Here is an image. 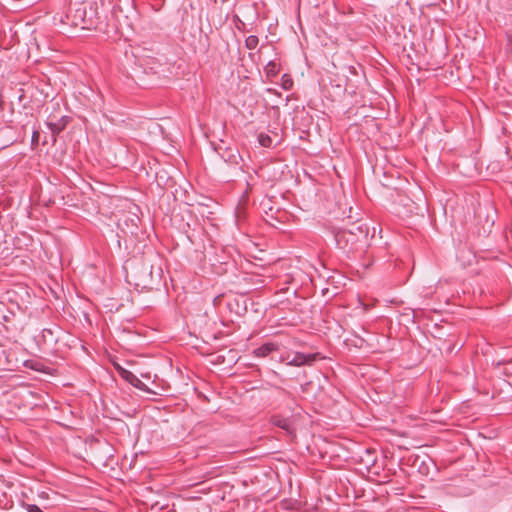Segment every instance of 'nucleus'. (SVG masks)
Here are the masks:
<instances>
[{
  "label": "nucleus",
  "instance_id": "nucleus-10",
  "mask_svg": "<svg viewBox=\"0 0 512 512\" xmlns=\"http://www.w3.org/2000/svg\"><path fill=\"white\" fill-rule=\"evenodd\" d=\"M26 509L28 512H43L38 506L34 504H27Z\"/></svg>",
  "mask_w": 512,
  "mask_h": 512
},
{
  "label": "nucleus",
  "instance_id": "nucleus-14",
  "mask_svg": "<svg viewBox=\"0 0 512 512\" xmlns=\"http://www.w3.org/2000/svg\"><path fill=\"white\" fill-rule=\"evenodd\" d=\"M274 67H275V65H274V64L269 63V64L267 65L268 73H270L271 71H273V68H274Z\"/></svg>",
  "mask_w": 512,
  "mask_h": 512
},
{
  "label": "nucleus",
  "instance_id": "nucleus-13",
  "mask_svg": "<svg viewBox=\"0 0 512 512\" xmlns=\"http://www.w3.org/2000/svg\"><path fill=\"white\" fill-rule=\"evenodd\" d=\"M115 368L117 369V371L119 372V374L122 376V372H128L129 370L123 368L122 366H120L119 364H115Z\"/></svg>",
  "mask_w": 512,
  "mask_h": 512
},
{
  "label": "nucleus",
  "instance_id": "nucleus-4",
  "mask_svg": "<svg viewBox=\"0 0 512 512\" xmlns=\"http://www.w3.org/2000/svg\"><path fill=\"white\" fill-rule=\"evenodd\" d=\"M122 378L138 389L147 390L145 384L130 371L122 372Z\"/></svg>",
  "mask_w": 512,
  "mask_h": 512
},
{
  "label": "nucleus",
  "instance_id": "nucleus-1",
  "mask_svg": "<svg viewBox=\"0 0 512 512\" xmlns=\"http://www.w3.org/2000/svg\"><path fill=\"white\" fill-rule=\"evenodd\" d=\"M317 357V354H303V353H289L282 358L287 365L291 366H302L305 364H311Z\"/></svg>",
  "mask_w": 512,
  "mask_h": 512
},
{
  "label": "nucleus",
  "instance_id": "nucleus-8",
  "mask_svg": "<svg viewBox=\"0 0 512 512\" xmlns=\"http://www.w3.org/2000/svg\"><path fill=\"white\" fill-rule=\"evenodd\" d=\"M258 142L263 147H270L272 144V139L269 135L266 134H260L258 136Z\"/></svg>",
  "mask_w": 512,
  "mask_h": 512
},
{
  "label": "nucleus",
  "instance_id": "nucleus-15",
  "mask_svg": "<svg viewBox=\"0 0 512 512\" xmlns=\"http://www.w3.org/2000/svg\"><path fill=\"white\" fill-rule=\"evenodd\" d=\"M361 234L363 233L362 230L360 229V227H357L356 228Z\"/></svg>",
  "mask_w": 512,
  "mask_h": 512
},
{
  "label": "nucleus",
  "instance_id": "nucleus-6",
  "mask_svg": "<svg viewBox=\"0 0 512 512\" xmlns=\"http://www.w3.org/2000/svg\"><path fill=\"white\" fill-rule=\"evenodd\" d=\"M48 126L51 129V131H52L53 138L55 139V135L58 134L60 131H62L64 129L65 123L64 122L48 123Z\"/></svg>",
  "mask_w": 512,
  "mask_h": 512
},
{
  "label": "nucleus",
  "instance_id": "nucleus-2",
  "mask_svg": "<svg viewBox=\"0 0 512 512\" xmlns=\"http://www.w3.org/2000/svg\"><path fill=\"white\" fill-rule=\"evenodd\" d=\"M73 24L80 26L82 29H89V21L86 19V9L78 8L73 14Z\"/></svg>",
  "mask_w": 512,
  "mask_h": 512
},
{
  "label": "nucleus",
  "instance_id": "nucleus-3",
  "mask_svg": "<svg viewBox=\"0 0 512 512\" xmlns=\"http://www.w3.org/2000/svg\"><path fill=\"white\" fill-rule=\"evenodd\" d=\"M151 276H152V272L148 267H146L144 269V272L142 275H138L137 273L133 274L134 280L136 281L135 284L137 286L141 285L143 287H146L150 283Z\"/></svg>",
  "mask_w": 512,
  "mask_h": 512
},
{
  "label": "nucleus",
  "instance_id": "nucleus-9",
  "mask_svg": "<svg viewBox=\"0 0 512 512\" xmlns=\"http://www.w3.org/2000/svg\"><path fill=\"white\" fill-rule=\"evenodd\" d=\"M281 86L285 89V90H289L292 88L293 86V81L291 79L290 76L288 75H283L282 76V79H281Z\"/></svg>",
  "mask_w": 512,
  "mask_h": 512
},
{
  "label": "nucleus",
  "instance_id": "nucleus-7",
  "mask_svg": "<svg viewBox=\"0 0 512 512\" xmlns=\"http://www.w3.org/2000/svg\"><path fill=\"white\" fill-rule=\"evenodd\" d=\"M258 42H259L258 37L251 35V36L247 37V39L245 41V45L248 49L252 50L257 47Z\"/></svg>",
  "mask_w": 512,
  "mask_h": 512
},
{
  "label": "nucleus",
  "instance_id": "nucleus-5",
  "mask_svg": "<svg viewBox=\"0 0 512 512\" xmlns=\"http://www.w3.org/2000/svg\"><path fill=\"white\" fill-rule=\"evenodd\" d=\"M277 349V346L274 343H267L263 346L257 348L254 353L257 357H266L269 355L272 351H275Z\"/></svg>",
  "mask_w": 512,
  "mask_h": 512
},
{
  "label": "nucleus",
  "instance_id": "nucleus-16",
  "mask_svg": "<svg viewBox=\"0 0 512 512\" xmlns=\"http://www.w3.org/2000/svg\"><path fill=\"white\" fill-rule=\"evenodd\" d=\"M142 377L149 378V375L142 374Z\"/></svg>",
  "mask_w": 512,
  "mask_h": 512
},
{
  "label": "nucleus",
  "instance_id": "nucleus-11",
  "mask_svg": "<svg viewBox=\"0 0 512 512\" xmlns=\"http://www.w3.org/2000/svg\"><path fill=\"white\" fill-rule=\"evenodd\" d=\"M276 425L280 426L281 428L283 429H288V422L287 420L283 419V420H278L277 422H275Z\"/></svg>",
  "mask_w": 512,
  "mask_h": 512
},
{
  "label": "nucleus",
  "instance_id": "nucleus-12",
  "mask_svg": "<svg viewBox=\"0 0 512 512\" xmlns=\"http://www.w3.org/2000/svg\"><path fill=\"white\" fill-rule=\"evenodd\" d=\"M40 137V133L38 131H35L32 136V143H38Z\"/></svg>",
  "mask_w": 512,
  "mask_h": 512
}]
</instances>
